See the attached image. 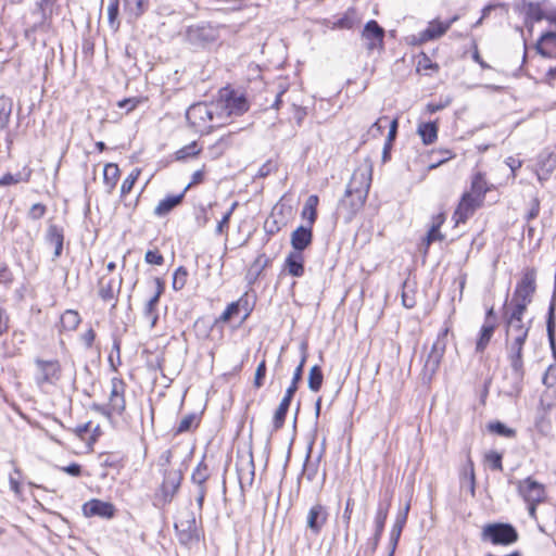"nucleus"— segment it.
Here are the masks:
<instances>
[{
	"label": "nucleus",
	"mask_w": 556,
	"mask_h": 556,
	"mask_svg": "<svg viewBox=\"0 0 556 556\" xmlns=\"http://www.w3.org/2000/svg\"><path fill=\"white\" fill-rule=\"evenodd\" d=\"M250 109L247 97L239 90L226 86L218 91L214 102V113L211 112V121L216 118L220 121L217 126L224 125L232 116H241Z\"/></svg>",
	"instance_id": "obj_2"
},
{
	"label": "nucleus",
	"mask_w": 556,
	"mask_h": 556,
	"mask_svg": "<svg viewBox=\"0 0 556 556\" xmlns=\"http://www.w3.org/2000/svg\"><path fill=\"white\" fill-rule=\"evenodd\" d=\"M200 424V416L195 413L187 414L182 417L180 422L175 429L176 434L189 432L192 429L197 428Z\"/></svg>",
	"instance_id": "obj_37"
},
{
	"label": "nucleus",
	"mask_w": 556,
	"mask_h": 556,
	"mask_svg": "<svg viewBox=\"0 0 556 556\" xmlns=\"http://www.w3.org/2000/svg\"><path fill=\"white\" fill-rule=\"evenodd\" d=\"M505 163L506 165L510 168L511 170V176L515 178L516 177V172L518 168L521 167L522 165V161L521 160H518L514 156H508L506 160H505Z\"/></svg>",
	"instance_id": "obj_62"
},
{
	"label": "nucleus",
	"mask_w": 556,
	"mask_h": 556,
	"mask_svg": "<svg viewBox=\"0 0 556 556\" xmlns=\"http://www.w3.org/2000/svg\"><path fill=\"white\" fill-rule=\"evenodd\" d=\"M365 191H358V194L344 193L340 200L338 211L343 214L345 222H351L354 216L361 211L366 202Z\"/></svg>",
	"instance_id": "obj_11"
},
{
	"label": "nucleus",
	"mask_w": 556,
	"mask_h": 556,
	"mask_svg": "<svg viewBox=\"0 0 556 556\" xmlns=\"http://www.w3.org/2000/svg\"><path fill=\"white\" fill-rule=\"evenodd\" d=\"M547 336H548V341H549L551 348L555 352V323H554L552 314L549 315V318L547 320Z\"/></svg>",
	"instance_id": "obj_59"
},
{
	"label": "nucleus",
	"mask_w": 556,
	"mask_h": 556,
	"mask_svg": "<svg viewBox=\"0 0 556 556\" xmlns=\"http://www.w3.org/2000/svg\"><path fill=\"white\" fill-rule=\"evenodd\" d=\"M141 170L139 168H134L131 173L124 179L122 187H121V194L122 197L127 195L130 193L136 180L138 179Z\"/></svg>",
	"instance_id": "obj_43"
},
{
	"label": "nucleus",
	"mask_w": 556,
	"mask_h": 556,
	"mask_svg": "<svg viewBox=\"0 0 556 556\" xmlns=\"http://www.w3.org/2000/svg\"><path fill=\"white\" fill-rule=\"evenodd\" d=\"M313 240L312 226H300L291 233V245L293 251H300L301 253L305 250Z\"/></svg>",
	"instance_id": "obj_19"
},
{
	"label": "nucleus",
	"mask_w": 556,
	"mask_h": 556,
	"mask_svg": "<svg viewBox=\"0 0 556 556\" xmlns=\"http://www.w3.org/2000/svg\"><path fill=\"white\" fill-rule=\"evenodd\" d=\"M517 489L527 503H541L546 497L545 486L530 477L519 481Z\"/></svg>",
	"instance_id": "obj_9"
},
{
	"label": "nucleus",
	"mask_w": 556,
	"mask_h": 556,
	"mask_svg": "<svg viewBox=\"0 0 556 556\" xmlns=\"http://www.w3.org/2000/svg\"><path fill=\"white\" fill-rule=\"evenodd\" d=\"M536 50L543 56H553L556 53V33L546 31L543 34L536 43Z\"/></svg>",
	"instance_id": "obj_24"
},
{
	"label": "nucleus",
	"mask_w": 556,
	"mask_h": 556,
	"mask_svg": "<svg viewBox=\"0 0 556 556\" xmlns=\"http://www.w3.org/2000/svg\"><path fill=\"white\" fill-rule=\"evenodd\" d=\"M408 509H409V505H406L404 513L402 515L397 516L395 523L393 525L391 535H390V543L392 545V549L390 553H392V554H393L395 546L400 540L403 527L406 522Z\"/></svg>",
	"instance_id": "obj_32"
},
{
	"label": "nucleus",
	"mask_w": 556,
	"mask_h": 556,
	"mask_svg": "<svg viewBox=\"0 0 556 556\" xmlns=\"http://www.w3.org/2000/svg\"><path fill=\"white\" fill-rule=\"evenodd\" d=\"M535 290V270L527 269L516 286L509 314L523 316L527 306L532 302Z\"/></svg>",
	"instance_id": "obj_3"
},
{
	"label": "nucleus",
	"mask_w": 556,
	"mask_h": 556,
	"mask_svg": "<svg viewBox=\"0 0 556 556\" xmlns=\"http://www.w3.org/2000/svg\"><path fill=\"white\" fill-rule=\"evenodd\" d=\"M181 480L182 473L180 469L165 470L164 479L157 493L159 500L164 504L172 502L180 486Z\"/></svg>",
	"instance_id": "obj_8"
},
{
	"label": "nucleus",
	"mask_w": 556,
	"mask_h": 556,
	"mask_svg": "<svg viewBox=\"0 0 556 556\" xmlns=\"http://www.w3.org/2000/svg\"><path fill=\"white\" fill-rule=\"evenodd\" d=\"M157 294H153L144 305L143 317L149 321L150 328H154L159 320L156 306L159 304Z\"/></svg>",
	"instance_id": "obj_35"
},
{
	"label": "nucleus",
	"mask_w": 556,
	"mask_h": 556,
	"mask_svg": "<svg viewBox=\"0 0 556 556\" xmlns=\"http://www.w3.org/2000/svg\"><path fill=\"white\" fill-rule=\"evenodd\" d=\"M417 132L425 144H431L438 138V126L433 122L421 123L418 126Z\"/></svg>",
	"instance_id": "obj_31"
},
{
	"label": "nucleus",
	"mask_w": 556,
	"mask_h": 556,
	"mask_svg": "<svg viewBox=\"0 0 556 556\" xmlns=\"http://www.w3.org/2000/svg\"><path fill=\"white\" fill-rule=\"evenodd\" d=\"M187 270L184 267H179L174 273L173 277V288L175 290H181L187 281Z\"/></svg>",
	"instance_id": "obj_50"
},
{
	"label": "nucleus",
	"mask_w": 556,
	"mask_h": 556,
	"mask_svg": "<svg viewBox=\"0 0 556 556\" xmlns=\"http://www.w3.org/2000/svg\"><path fill=\"white\" fill-rule=\"evenodd\" d=\"M46 241L54 245L53 258L61 256L64 243V230L61 226L55 224L49 225L46 233Z\"/></svg>",
	"instance_id": "obj_21"
},
{
	"label": "nucleus",
	"mask_w": 556,
	"mask_h": 556,
	"mask_svg": "<svg viewBox=\"0 0 556 556\" xmlns=\"http://www.w3.org/2000/svg\"><path fill=\"white\" fill-rule=\"evenodd\" d=\"M144 260L148 264L161 266L164 264V257L157 250H148Z\"/></svg>",
	"instance_id": "obj_51"
},
{
	"label": "nucleus",
	"mask_w": 556,
	"mask_h": 556,
	"mask_svg": "<svg viewBox=\"0 0 556 556\" xmlns=\"http://www.w3.org/2000/svg\"><path fill=\"white\" fill-rule=\"evenodd\" d=\"M526 14H527L528 18L535 21V22L546 20V15H547L543 12L540 4L532 3V2L527 5Z\"/></svg>",
	"instance_id": "obj_45"
},
{
	"label": "nucleus",
	"mask_w": 556,
	"mask_h": 556,
	"mask_svg": "<svg viewBox=\"0 0 556 556\" xmlns=\"http://www.w3.org/2000/svg\"><path fill=\"white\" fill-rule=\"evenodd\" d=\"M448 30V24L433 20L428 27L419 34V41L426 42L442 37Z\"/></svg>",
	"instance_id": "obj_22"
},
{
	"label": "nucleus",
	"mask_w": 556,
	"mask_h": 556,
	"mask_svg": "<svg viewBox=\"0 0 556 556\" xmlns=\"http://www.w3.org/2000/svg\"><path fill=\"white\" fill-rule=\"evenodd\" d=\"M362 38L369 51L381 49L383 46L384 29L379 26L376 21L371 20L366 23Z\"/></svg>",
	"instance_id": "obj_13"
},
{
	"label": "nucleus",
	"mask_w": 556,
	"mask_h": 556,
	"mask_svg": "<svg viewBox=\"0 0 556 556\" xmlns=\"http://www.w3.org/2000/svg\"><path fill=\"white\" fill-rule=\"evenodd\" d=\"M60 469L72 477H79L81 475V466L77 463L60 467Z\"/></svg>",
	"instance_id": "obj_58"
},
{
	"label": "nucleus",
	"mask_w": 556,
	"mask_h": 556,
	"mask_svg": "<svg viewBox=\"0 0 556 556\" xmlns=\"http://www.w3.org/2000/svg\"><path fill=\"white\" fill-rule=\"evenodd\" d=\"M488 429L490 432L495 433L501 437H504V438H515L516 437V430L507 427L505 424H503L501 421L490 422L488 425Z\"/></svg>",
	"instance_id": "obj_42"
},
{
	"label": "nucleus",
	"mask_w": 556,
	"mask_h": 556,
	"mask_svg": "<svg viewBox=\"0 0 556 556\" xmlns=\"http://www.w3.org/2000/svg\"><path fill=\"white\" fill-rule=\"evenodd\" d=\"M540 213V202L536 198L531 201V207L527 214V219L531 220L538 217Z\"/></svg>",
	"instance_id": "obj_64"
},
{
	"label": "nucleus",
	"mask_w": 556,
	"mask_h": 556,
	"mask_svg": "<svg viewBox=\"0 0 556 556\" xmlns=\"http://www.w3.org/2000/svg\"><path fill=\"white\" fill-rule=\"evenodd\" d=\"M240 308V301L230 303L226 309L223 312L220 317L217 319V321H229L235 316H238Z\"/></svg>",
	"instance_id": "obj_49"
},
{
	"label": "nucleus",
	"mask_w": 556,
	"mask_h": 556,
	"mask_svg": "<svg viewBox=\"0 0 556 556\" xmlns=\"http://www.w3.org/2000/svg\"><path fill=\"white\" fill-rule=\"evenodd\" d=\"M119 14V0H110L108 5V22L110 27L116 31L121 26L118 18Z\"/></svg>",
	"instance_id": "obj_40"
},
{
	"label": "nucleus",
	"mask_w": 556,
	"mask_h": 556,
	"mask_svg": "<svg viewBox=\"0 0 556 556\" xmlns=\"http://www.w3.org/2000/svg\"><path fill=\"white\" fill-rule=\"evenodd\" d=\"M484 458H485V463L489 465V467L492 470H496V471L503 470L502 454L494 452V451H490L489 453L485 454Z\"/></svg>",
	"instance_id": "obj_44"
},
{
	"label": "nucleus",
	"mask_w": 556,
	"mask_h": 556,
	"mask_svg": "<svg viewBox=\"0 0 556 556\" xmlns=\"http://www.w3.org/2000/svg\"><path fill=\"white\" fill-rule=\"evenodd\" d=\"M359 23L361 16L357 14L355 9L351 8L344 13L342 17L334 22V27L341 29H351Z\"/></svg>",
	"instance_id": "obj_33"
},
{
	"label": "nucleus",
	"mask_w": 556,
	"mask_h": 556,
	"mask_svg": "<svg viewBox=\"0 0 556 556\" xmlns=\"http://www.w3.org/2000/svg\"><path fill=\"white\" fill-rule=\"evenodd\" d=\"M121 345H122L121 338L117 336H113V345H112V352L109 356V362L114 370H116V365L114 363V355H116L117 365H121Z\"/></svg>",
	"instance_id": "obj_47"
},
{
	"label": "nucleus",
	"mask_w": 556,
	"mask_h": 556,
	"mask_svg": "<svg viewBox=\"0 0 556 556\" xmlns=\"http://www.w3.org/2000/svg\"><path fill=\"white\" fill-rule=\"evenodd\" d=\"M13 274L5 263H0V282L11 285L13 282Z\"/></svg>",
	"instance_id": "obj_54"
},
{
	"label": "nucleus",
	"mask_w": 556,
	"mask_h": 556,
	"mask_svg": "<svg viewBox=\"0 0 556 556\" xmlns=\"http://www.w3.org/2000/svg\"><path fill=\"white\" fill-rule=\"evenodd\" d=\"M481 205L482 202L465 192L453 215L456 225L465 223Z\"/></svg>",
	"instance_id": "obj_15"
},
{
	"label": "nucleus",
	"mask_w": 556,
	"mask_h": 556,
	"mask_svg": "<svg viewBox=\"0 0 556 556\" xmlns=\"http://www.w3.org/2000/svg\"><path fill=\"white\" fill-rule=\"evenodd\" d=\"M488 191H489V187H488V184H486V180H485L483 174L477 173L472 177L470 190L467 191L466 193L483 203L484 197Z\"/></svg>",
	"instance_id": "obj_25"
},
{
	"label": "nucleus",
	"mask_w": 556,
	"mask_h": 556,
	"mask_svg": "<svg viewBox=\"0 0 556 556\" xmlns=\"http://www.w3.org/2000/svg\"><path fill=\"white\" fill-rule=\"evenodd\" d=\"M556 368L549 366L543 376V383L551 388L556 383Z\"/></svg>",
	"instance_id": "obj_57"
},
{
	"label": "nucleus",
	"mask_w": 556,
	"mask_h": 556,
	"mask_svg": "<svg viewBox=\"0 0 556 556\" xmlns=\"http://www.w3.org/2000/svg\"><path fill=\"white\" fill-rule=\"evenodd\" d=\"M118 178H119V168H118L117 164L108 163L103 169V181H104V185L106 186L109 192H111L115 188Z\"/></svg>",
	"instance_id": "obj_34"
},
{
	"label": "nucleus",
	"mask_w": 556,
	"mask_h": 556,
	"mask_svg": "<svg viewBox=\"0 0 556 556\" xmlns=\"http://www.w3.org/2000/svg\"><path fill=\"white\" fill-rule=\"evenodd\" d=\"M301 350H302V357H301V362L299 364V366L295 368L294 370V374H293V378H292V381H291V384L289 386V388L287 390H291L292 391V396L294 395V393L296 392L298 390V383L299 381L302 379V374H303V368H304V364L306 362V356H307V353H306V350H307V344L306 343H302L301 345Z\"/></svg>",
	"instance_id": "obj_39"
},
{
	"label": "nucleus",
	"mask_w": 556,
	"mask_h": 556,
	"mask_svg": "<svg viewBox=\"0 0 556 556\" xmlns=\"http://www.w3.org/2000/svg\"><path fill=\"white\" fill-rule=\"evenodd\" d=\"M208 479V466L205 463V456L198 464L191 476L194 485V496L200 508H202L206 496V481Z\"/></svg>",
	"instance_id": "obj_10"
},
{
	"label": "nucleus",
	"mask_w": 556,
	"mask_h": 556,
	"mask_svg": "<svg viewBox=\"0 0 556 556\" xmlns=\"http://www.w3.org/2000/svg\"><path fill=\"white\" fill-rule=\"evenodd\" d=\"M319 199L316 194H312L305 201V204L302 210V217L307 219L308 226H313L317 218V205Z\"/></svg>",
	"instance_id": "obj_30"
},
{
	"label": "nucleus",
	"mask_w": 556,
	"mask_h": 556,
	"mask_svg": "<svg viewBox=\"0 0 556 556\" xmlns=\"http://www.w3.org/2000/svg\"><path fill=\"white\" fill-rule=\"evenodd\" d=\"M139 103L137 98H126L117 102L119 109H125L127 113L131 112Z\"/></svg>",
	"instance_id": "obj_55"
},
{
	"label": "nucleus",
	"mask_w": 556,
	"mask_h": 556,
	"mask_svg": "<svg viewBox=\"0 0 556 556\" xmlns=\"http://www.w3.org/2000/svg\"><path fill=\"white\" fill-rule=\"evenodd\" d=\"M392 502V494L387 492L383 500L379 503L377 514L375 517L376 532L374 536V548H376L380 536L384 529V523L388 517L389 508Z\"/></svg>",
	"instance_id": "obj_17"
},
{
	"label": "nucleus",
	"mask_w": 556,
	"mask_h": 556,
	"mask_svg": "<svg viewBox=\"0 0 556 556\" xmlns=\"http://www.w3.org/2000/svg\"><path fill=\"white\" fill-rule=\"evenodd\" d=\"M438 153L441 155V159H439L435 163H432L429 166V168L431 169L437 168L441 164L454 157V154L450 150H440Z\"/></svg>",
	"instance_id": "obj_60"
},
{
	"label": "nucleus",
	"mask_w": 556,
	"mask_h": 556,
	"mask_svg": "<svg viewBox=\"0 0 556 556\" xmlns=\"http://www.w3.org/2000/svg\"><path fill=\"white\" fill-rule=\"evenodd\" d=\"M126 383L123 379L113 377L111 379V392L108 405L94 404L92 407L99 414L111 418L112 414L122 416L126 409L125 400Z\"/></svg>",
	"instance_id": "obj_4"
},
{
	"label": "nucleus",
	"mask_w": 556,
	"mask_h": 556,
	"mask_svg": "<svg viewBox=\"0 0 556 556\" xmlns=\"http://www.w3.org/2000/svg\"><path fill=\"white\" fill-rule=\"evenodd\" d=\"M13 110V101L11 98L0 97V131L5 129L9 125L10 117Z\"/></svg>",
	"instance_id": "obj_36"
},
{
	"label": "nucleus",
	"mask_w": 556,
	"mask_h": 556,
	"mask_svg": "<svg viewBox=\"0 0 556 556\" xmlns=\"http://www.w3.org/2000/svg\"><path fill=\"white\" fill-rule=\"evenodd\" d=\"M495 330L494 324L485 323L480 331L479 339L477 340L476 344V351L477 352H483L485 348L488 346L493 333Z\"/></svg>",
	"instance_id": "obj_38"
},
{
	"label": "nucleus",
	"mask_w": 556,
	"mask_h": 556,
	"mask_svg": "<svg viewBox=\"0 0 556 556\" xmlns=\"http://www.w3.org/2000/svg\"><path fill=\"white\" fill-rule=\"evenodd\" d=\"M186 117L199 131H205V121L208 118V104L200 102L191 105L186 113Z\"/></svg>",
	"instance_id": "obj_18"
},
{
	"label": "nucleus",
	"mask_w": 556,
	"mask_h": 556,
	"mask_svg": "<svg viewBox=\"0 0 556 556\" xmlns=\"http://www.w3.org/2000/svg\"><path fill=\"white\" fill-rule=\"evenodd\" d=\"M265 375H266V362H265V359H262L256 368L255 377H254V386L256 388H261L263 386V380L265 378Z\"/></svg>",
	"instance_id": "obj_53"
},
{
	"label": "nucleus",
	"mask_w": 556,
	"mask_h": 556,
	"mask_svg": "<svg viewBox=\"0 0 556 556\" xmlns=\"http://www.w3.org/2000/svg\"><path fill=\"white\" fill-rule=\"evenodd\" d=\"M307 380L309 390L313 392L319 391L324 380V375L319 366L315 365L311 368Z\"/></svg>",
	"instance_id": "obj_41"
},
{
	"label": "nucleus",
	"mask_w": 556,
	"mask_h": 556,
	"mask_svg": "<svg viewBox=\"0 0 556 556\" xmlns=\"http://www.w3.org/2000/svg\"><path fill=\"white\" fill-rule=\"evenodd\" d=\"M443 222H444V215L443 214L438 215L437 222L433 224V226L431 227V229L429 230V232L427 235V243L428 244H430L431 242H433L435 240L443 239V236L439 231V228H440L441 224H443Z\"/></svg>",
	"instance_id": "obj_46"
},
{
	"label": "nucleus",
	"mask_w": 556,
	"mask_h": 556,
	"mask_svg": "<svg viewBox=\"0 0 556 556\" xmlns=\"http://www.w3.org/2000/svg\"><path fill=\"white\" fill-rule=\"evenodd\" d=\"M185 197V191L177 195H169L165 199L161 200L159 204L154 208V214L156 216H165L167 215L173 208H175L177 205H179Z\"/></svg>",
	"instance_id": "obj_26"
},
{
	"label": "nucleus",
	"mask_w": 556,
	"mask_h": 556,
	"mask_svg": "<svg viewBox=\"0 0 556 556\" xmlns=\"http://www.w3.org/2000/svg\"><path fill=\"white\" fill-rule=\"evenodd\" d=\"M286 270L293 277H301L304 274V257L300 251H292L285 262Z\"/></svg>",
	"instance_id": "obj_23"
},
{
	"label": "nucleus",
	"mask_w": 556,
	"mask_h": 556,
	"mask_svg": "<svg viewBox=\"0 0 556 556\" xmlns=\"http://www.w3.org/2000/svg\"><path fill=\"white\" fill-rule=\"evenodd\" d=\"M124 11L130 20H137L148 9L149 0H123Z\"/></svg>",
	"instance_id": "obj_27"
},
{
	"label": "nucleus",
	"mask_w": 556,
	"mask_h": 556,
	"mask_svg": "<svg viewBox=\"0 0 556 556\" xmlns=\"http://www.w3.org/2000/svg\"><path fill=\"white\" fill-rule=\"evenodd\" d=\"M481 540L491 542L493 545L506 546L517 542L518 532L509 523H488L482 528Z\"/></svg>",
	"instance_id": "obj_5"
},
{
	"label": "nucleus",
	"mask_w": 556,
	"mask_h": 556,
	"mask_svg": "<svg viewBox=\"0 0 556 556\" xmlns=\"http://www.w3.org/2000/svg\"><path fill=\"white\" fill-rule=\"evenodd\" d=\"M96 332L92 328H89L86 332L81 334V340L87 349H90L94 342Z\"/></svg>",
	"instance_id": "obj_63"
},
{
	"label": "nucleus",
	"mask_w": 556,
	"mask_h": 556,
	"mask_svg": "<svg viewBox=\"0 0 556 556\" xmlns=\"http://www.w3.org/2000/svg\"><path fill=\"white\" fill-rule=\"evenodd\" d=\"M371 184V168L363 167L354 170L350 182L346 187L348 195L358 194V191H365V197L368 195Z\"/></svg>",
	"instance_id": "obj_12"
},
{
	"label": "nucleus",
	"mask_w": 556,
	"mask_h": 556,
	"mask_svg": "<svg viewBox=\"0 0 556 556\" xmlns=\"http://www.w3.org/2000/svg\"><path fill=\"white\" fill-rule=\"evenodd\" d=\"M328 519L326 507L319 503L313 505L308 510L306 518L307 528L315 534H318Z\"/></svg>",
	"instance_id": "obj_16"
},
{
	"label": "nucleus",
	"mask_w": 556,
	"mask_h": 556,
	"mask_svg": "<svg viewBox=\"0 0 556 556\" xmlns=\"http://www.w3.org/2000/svg\"><path fill=\"white\" fill-rule=\"evenodd\" d=\"M21 180H22L21 174L13 175V174L8 173L0 178V186L7 187V186L15 185V184L20 182Z\"/></svg>",
	"instance_id": "obj_56"
},
{
	"label": "nucleus",
	"mask_w": 556,
	"mask_h": 556,
	"mask_svg": "<svg viewBox=\"0 0 556 556\" xmlns=\"http://www.w3.org/2000/svg\"><path fill=\"white\" fill-rule=\"evenodd\" d=\"M83 511L86 517L98 516L104 519H111L115 516L116 509L110 502L93 498L84 504Z\"/></svg>",
	"instance_id": "obj_14"
},
{
	"label": "nucleus",
	"mask_w": 556,
	"mask_h": 556,
	"mask_svg": "<svg viewBox=\"0 0 556 556\" xmlns=\"http://www.w3.org/2000/svg\"><path fill=\"white\" fill-rule=\"evenodd\" d=\"M291 400H292V391L287 390L283 399L281 400V402L274 415V427L276 429H279L282 427L285 419H286V415L288 413V409H289V406L291 403Z\"/></svg>",
	"instance_id": "obj_29"
},
{
	"label": "nucleus",
	"mask_w": 556,
	"mask_h": 556,
	"mask_svg": "<svg viewBox=\"0 0 556 556\" xmlns=\"http://www.w3.org/2000/svg\"><path fill=\"white\" fill-rule=\"evenodd\" d=\"M522 317L521 315H508L505 336L507 358L517 382H521L525 376L522 351L530 330V325L525 324Z\"/></svg>",
	"instance_id": "obj_1"
},
{
	"label": "nucleus",
	"mask_w": 556,
	"mask_h": 556,
	"mask_svg": "<svg viewBox=\"0 0 556 556\" xmlns=\"http://www.w3.org/2000/svg\"><path fill=\"white\" fill-rule=\"evenodd\" d=\"M122 281V277L117 280L115 278L101 277L99 280V296L105 302L114 300L115 294L121 290Z\"/></svg>",
	"instance_id": "obj_20"
},
{
	"label": "nucleus",
	"mask_w": 556,
	"mask_h": 556,
	"mask_svg": "<svg viewBox=\"0 0 556 556\" xmlns=\"http://www.w3.org/2000/svg\"><path fill=\"white\" fill-rule=\"evenodd\" d=\"M448 329L439 332L424 365V375L430 380L438 371L446 349Z\"/></svg>",
	"instance_id": "obj_6"
},
{
	"label": "nucleus",
	"mask_w": 556,
	"mask_h": 556,
	"mask_svg": "<svg viewBox=\"0 0 556 556\" xmlns=\"http://www.w3.org/2000/svg\"><path fill=\"white\" fill-rule=\"evenodd\" d=\"M388 118L386 116H382L380 118H378L370 127L369 129V132L372 135V136H380L382 134V130H383V125L382 123L383 122H387Z\"/></svg>",
	"instance_id": "obj_61"
},
{
	"label": "nucleus",
	"mask_w": 556,
	"mask_h": 556,
	"mask_svg": "<svg viewBox=\"0 0 556 556\" xmlns=\"http://www.w3.org/2000/svg\"><path fill=\"white\" fill-rule=\"evenodd\" d=\"M35 365L37 367L35 381L38 387L54 384L60 380L62 368L58 359L46 361L38 357L35 359Z\"/></svg>",
	"instance_id": "obj_7"
},
{
	"label": "nucleus",
	"mask_w": 556,
	"mask_h": 556,
	"mask_svg": "<svg viewBox=\"0 0 556 556\" xmlns=\"http://www.w3.org/2000/svg\"><path fill=\"white\" fill-rule=\"evenodd\" d=\"M46 212H47L46 205H43L41 203H35L31 205V207L28 212V216H29V218L37 220V219L42 218L45 216Z\"/></svg>",
	"instance_id": "obj_52"
},
{
	"label": "nucleus",
	"mask_w": 556,
	"mask_h": 556,
	"mask_svg": "<svg viewBox=\"0 0 556 556\" xmlns=\"http://www.w3.org/2000/svg\"><path fill=\"white\" fill-rule=\"evenodd\" d=\"M80 321L81 318L77 311L66 309L60 318V331H74Z\"/></svg>",
	"instance_id": "obj_28"
},
{
	"label": "nucleus",
	"mask_w": 556,
	"mask_h": 556,
	"mask_svg": "<svg viewBox=\"0 0 556 556\" xmlns=\"http://www.w3.org/2000/svg\"><path fill=\"white\" fill-rule=\"evenodd\" d=\"M200 151H201V149L199 148L198 143L195 141H193L190 144L178 150L176 152V155H177L178 160H182V159H187L190 156H194V155L199 154Z\"/></svg>",
	"instance_id": "obj_48"
}]
</instances>
